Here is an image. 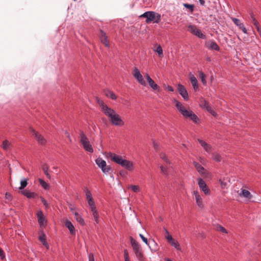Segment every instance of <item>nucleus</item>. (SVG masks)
Here are the masks:
<instances>
[{"label": "nucleus", "mask_w": 261, "mask_h": 261, "mask_svg": "<svg viewBox=\"0 0 261 261\" xmlns=\"http://www.w3.org/2000/svg\"><path fill=\"white\" fill-rule=\"evenodd\" d=\"M193 165H194L195 168L197 171L202 175H206L208 173L206 170L204 169L203 167H202L201 165H200L198 163L194 162Z\"/></svg>", "instance_id": "16"}, {"label": "nucleus", "mask_w": 261, "mask_h": 261, "mask_svg": "<svg viewBox=\"0 0 261 261\" xmlns=\"http://www.w3.org/2000/svg\"><path fill=\"white\" fill-rule=\"evenodd\" d=\"M65 225L69 229L70 233L71 234H75L74 227L70 221L67 220H66L65 222Z\"/></svg>", "instance_id": "21"}, {"label": "nucleus", "mask_w": 261, "mask_h": 261, "mask_svg": "<svg viewBox=\"0 0 261 261\" xmlns=\"http://www.w3.org/2000/svg\"><path fill=\"white\" fill-rule=\"evenodd\" d=\"M100 38L102 43L105 44L106 46L109 47V41L106 34L102 30H100Z\"/></svg>", "instance_id": "20"}, {"label": "nucleus", "mask_w": 261, "mask_h": 261, "mask_svg": "<svg viewBox=\"0 0 261 261\" xmlns=\"http://www.w3.org/2000/svg\"><path fill=\"white\" fill-rule=\"evenodd\" d=\"M231 20L242 31V32L246 34H248L247 30L244 26V24L241 21L237 18L232 17L231 18Z\"/></svg>", "instance_id": "13"}, {"label": "nucleus", "mask_w": 261, "mask_h": 261, "mask_svg": "<svg viewBox=\"0 0 261 261\" xmlns=\"http://www.w3.org/2000/svg\"><path fill=\"white\" fill-rule=\"evenodd\" d=\"M256 30L260 36V37H261V30L259 28V27H257V28H256Z\"/></svg>", "instance_id": "61"}, {"label": "nucleus", "mask_w": 261, "mask_h": 261, "mask_svg": "<svg viewBox=\"0 0 261 261\" xmlns=\"http://www.w3.org/2000/svg\"><path fill=\"white\" fill-rule=\"evenodd\" d=\"M41 200L42 202L43 203L44 206L48 208L49 207V204L47 203V201L42 197H41Z\"/></svg>", "instance_id": "47"}, {"label": "nucleus", "mask_w": 261, "mask_h": 261, "mask_svg": "<svg viewBox=\"0 0 261 261\" xmlns=\"http://www.w3.org/2000/svg\"><path fill=\"white\" fill-rule=\"evenodd\" d=\"M190 80L191 81V83L192 85V86L195 90V91H197L199 90V85L198 81L195 77V76L192 73L190 74Z\"/></svg>", "instance_id": "19"}, {"label": "nucleus", "mask_w": 261, "mask_h": 261, "mask_svg": "<svg viewBox=\"0 0 261 261\" xmlns=\"http://www.w3.org/2000/svg\"><path fill=\"white\" fill-rule=\"evenodd\" d=\"M174 102L177 110L185 118H189L196 124L200 122L197 116L189 108L187 109L180 102L176 99H174Z\"/></svg>", "instance_id": "1"}, {"label": "nucleus", "mask_w": 261, "mask_h": 261, "mask_svg": "<svg viewBox=\"0 0 261 261\" xmlns=\"http://www.w3.org/2000/svg\"><path fill=\"white\" fill-rule=\"evenodd\" d=\"M37 218L38 223L40 226H44L46 223V220L43 215V212L41 211H39L37 213Z\"/></svg>", "instance_id": "17"}, {"label": "nucleus", "mask_w": 261, "mask_h": 261, "mask_svg": "<svg viewBox=\"0 0 261 261\" xmlns=\"http://www.w3.org/2000/svg\"><path fill=\"white\" fill-rule=\"evenodd\" d=\"M124 257L125 261H130L128 253L127 250H125L124 252Z\"/></svg>", "instance_id": "53"}, {"label": "nucleus", "mask_w": 261, "mask_h": 261, "mask_svg": "<svg viewBox=\"0 0 261 261\" xmlns=\"http://www.w3.org/2000/svg\"><path fill=\"white\" fill-rule=\"evenodd\" d=\"M129 188L134 192H138L140 190V188L138 186L131 185L130 186Z\"/></svg>", "instance_id": "41"}, {"label": "nucleus", "mask_w": 261, "mask_h": 261, "mask_svg": "<svg viewBox=\"0 0 261 261\" xmlns=\"http://www.w3.org/2000/svg\"><path fill=\"white\" fill-rule=\"evenodd\" d=\"M124 257L125 261H130L128 253L127 250H125L124 252Z\"/></svg>", "instance_id": "52"}, {"label": "nucleus", "mask_w": 261, "mask_h": 261, "mask_svg": "<svg viewBox=\"0 0 261 261\" xmlns=\"http://www.w3.org/2000/svg\"><path fill=\"white\" fill-rule=\"evenodd\" d=\"M66 134L67 135V137L69 138L70 141H71L69 134L68 133H66Z\"/></svg>", "instance_id": "63"}, {"label": "nucleus", "mask_w": 261, "mask_h": 261, "mask_svg": "<svg viewBox=\"0 0 261 261\" xmlns=\"http://www.w3.org/2000/svg\"><path fill=\"white\" fill-rule=\"evenodd\" d=\"M145 77L150 87L154 90L160 91V87L154 82L148 73L145 75Z\"/></svg>", "instance_id": "15"}, {"label": "nucleus", "mask_w": 261, "mask_h": 261, "mask_svg": "<svg viewBox=\"0 0 261 261\" xmlns=\"http://www.w3.org/2000/svg\"><path fill=\"white\" fill-rule=\"evenodd\" d=\"M208 105V102L205 100H201L200 103V107L202 109H205Z\"/></svg>", "instance_id": "38"}, {"label": "nucleus", "mask_w": 261, "mask_h": 261, "mask_svg": "<svg viewBox=\"0 0 261 261\" xmlns=\"http://www.w3.org/2000/svg\"><path fill=\"white\" fill-rule=\"evenodd\" d=\"M188 31L192 34L201 39H205L206 36L196 25L190 24L188 26Z\"/></svg>", "instance_id": "7"}, {"label": "nucleus", "mask_w": 261, "mask_h": 261, "mask_svg": "<svg viewBox=\"0 0 261 261\" xmlns=\"http://www.w3.org/2000/svg\"><path fill=\"white\" fill-rule=\"evenodd\" d=\"M212 159L216 162H220L221 161V156L218 153L214 152L212 154Z\"/></svg>", "instance_id": "28"}, {"label": "nucleus", "mask_w": 261, "mask_h": 261, "mask_svg": "<svg viewBox=\"0 0 261 261\" xmlns=\"http://www.w3.org/2000/svg\"><path fill=\"white\" fill-rule=\"evenodd\" d=\"M193 195L195 196V199L196 201V203L197 205L200 208L203 207V200L201 196V195L199 194V192L197 190H194L193 192Z\"/></svg>", "instance_id": "14"}, {"label": "nucleus", "mask_w": 261, "mask_h": 261, "mask_svg": "<svg viewBox=\"0 0 261 261\" xmlns=\"http://www.w3.org/2000/svg\"><path fill=\"white\" fill-rule=\"evenodd\" d=\"M2 146L4 150H7L10 148V143L8 140H5L3 141Z\"/></svg>", "instance_id": "34"}, {"label": "nucleus", "mask_w": 261, "mask_h": 261, "mask_svg": "<svg viewBox=\"0 0 261 261\" xmlns=\"http://www.w3.org/2000/svg\"><path fill=\"white\" fill-rule=\"evenodd\" d=\"M85 192H86V198L88 201L90 199H91V200L93 199V198L92 196V194H91L90 191L88 189H87V188L86 189Z\"/></svg>", "instance_id": "36"}, {"label": "nucleus", "mask_w": 261, "mask_h": 261, "mask_svg": "<svg viewBox=\"0 0 261 261\" xmlns=\"http://www.w3.org/2000/svg\"><path fill=\"white\" fill-rule=\"evenodd\" d=\"M42 170L43 171V172H44V174H45V175L46 176V177L48 179H50L51 178V176H50V174L48 172L49 166H48V165L47 164H44L43 165V166H42Z\"/></svg>", "instance_id": "27"}, {"label": "nucleus", "mask_w": 261, "mask_h": 261, "mask_svg": "<svg viewBox=\"0 0 261 261\" xmlns=\"http://www.w3.org/2000/svg\"><path fill=\"white\" fill-rule=\"evenodd\" d=\"M199 76L201 79V82L204 85H205L206 84V81L205 79V75L204 74V73L202 71L199 72Z\"/></svg>", "instance_id": "35"}, {"label": "nucleus", "mask_w": 261, "mask_h": 261, "mask_svg": "<svg viewBox=\"0 0 261 261\" xmlns=\"http://www.w3.org/2000/svg\"><path fill=\"white\" fill-rule=\"evenodd\" d=\"M28 185V179L23 178L20 181V187H19L20 190L24 189Z\"/></svg>", "instance_id": "32"}, {"label": "nucleus", "mask_w": 261, "mask_h": 261, "mask_svg": "<svg viewBox=\"0 0 261 261\" xmlns=\"http://www.w3.org/2000/svg\"><path fill=\"white\" fill-rule=\"evenodd\" d=\"M31 132L32 133L33 136L36 138L38 143L40 145H44L46 143V140L38 132H36L33 128L31 129Z\"/></svg>", "instance_id": "12"}, {"label": "nucleus", "mask_w": 261, "mask_h": 261, "mask_svg": "<svg viewBox=\"0 0 261 261\" xmlns=\"http://www.w3.org/2000/svg\"><path fill=\"white\" fill-rule=\"evenodd\" d=\"M96 164L101 168L102 171L106 173L109 172L110 170V167L107 166L106 162L101 158H98L95 160Z\"/></svg>", "instance_id": "10"}, {"label": "nucleus", "mask_w": 261, "mask_h": 261, "mask_svg": "<svg viewBox=\"0 0 261 261\" xmlns=\"http://www.w3.org/2000/svg\"><path fill=\"white\" fill-rule=\"evenodd\" d=\"M75 219L81 225L84 226L85 225V221L82 216L79 214L77 212L74 213Z\"/></svg>", "instance_id": "24"}, {"label": "nucleus", "mask_w": 261, "mask_h": 261, "mask_svg": "<svg viewBox=\"0 0 261 261\" xmlns=\"http://www.w3.org/2000/svg\"><path fill=\"white\" fill-rule=\"evenodd\" d=\"M219 182L222 187V188H224L226 186V184L225 182H223L221 179L219 180Z\"/></svg>", "instance_id": "57"}, {"label": "nucleus", "mask_w": 261, "mask_h": 261, "mask_svg": "<svg viewBox=\"0 0 261 261\" xmlns=\"http://www.w3.org/2000/svg\"><path fill=\"white\" fill-rule=\"evenodd\" d=\"M97 101L99 106L101 107L103 113H105V112H106V110L107 109L110 108L107 105H105L103 101L102 100L100 99L99 98H97Z\"/></svg>", "instance_id": "26"}, {"label": "nucleus", "mask_w": 261, "mask_h": 261, "mask_svg": "<svg viewBox=\"0 0 261 261\" xmlns=\"http://www.w3.org/2000/svg\"><path fill=\"white\" fill-rule=\"evenodd\" d=\"M88 204L90 206V207L93 206L94 205H95L93 199H91V200L90 199L88 201Z\"/></svg>", "instance_id": "54"}, {"label": "nucleus", "mask_w": 261, "mask_h": 261, "mask_svg": "<svg viewBox=\"0 0 261 261\" xmlns=\"http://www.w3.org/2000/svg\"><path fill=\"white\" fill-rule=\"evenodd\" d=\"M251 17L252 18V22H253V24L255 26L256 28H257V27H259L258 22L256 20L255 18L254 17V16H253V14L251 15Z\"/></svg>", "instance_id": "45"}, {"label": "nucleus", "mask_w": 261, "mask_h": 261, "mask_svg": "<svg viewBox=\"0 0 261 261\" xmlns=\"http://www.w3.org/2000/svg\"><path fill=\"white\" fill-rule=\"evenodd\" d=\"M155 51L158 54L160 57H162L163 56V49L160 45H159L156 47Z\"/></svg>", "instance_id": "39"}, {"label": "nucleus", "mask_w": 261, "mask_h": 261, "mask_svg": "<svg viewBox=\"0 0 261 261\" xmlns=\"http://www.w3.org/2000/svg\"><path fill=\"white\" fill-rule=\"evenodd\" d=\"M39 240L41 242L43 245H46V241L45 234L40 236Z\"/></svg>", "instance_id": "48"}, {"label": "nucleus", "mask_w": 261, "mask_h": 261, "mask_svg": "<svg viewBox=\"0 0 261 261\" xmlns=\"http://www.w3.org/2000/svg\"><path fill=\"white\" fill-rule=\"evenodd\" d=\"M198 141L206 152H210L211 151L212 147L210 144H207L204 141L200 139H198Z\"/></svg>", "instance_id": "22"}, {"label": "nucleus", "mask_w": 261, "mask_h": 261, "mask_svg": "<svg viewBox=\"0 0 261 261\" xmlns=\"http://www.w3.org/2000/svg\"><path fill=\"white\" fill-rule=\"evenodd\" d=\"M97 101L99 106L101 107L103 113H105V112H106V110L107 109L110 108L107 105H105L103 101L102 100L100 99L99 98H97Z\"/></svg>", "instance_id": "25"}, {"label": "nucleus", "mask_w": 261, "mask_h": 261, "mask_svg": "<svg viewBox=\"0 0 261 261\" xmlns=\"http://www.w3.org/2000/svg\"><path fill=\"white\" fill-rule=\"evenodd\" d=\"M205 45L207 48L210 49H213L217 51H219L220 50L219 46L213 40L206 42L205 43Z\"/></svg>", "instance_id": "18"}, {"label": "nucleus", "mask_w": 261, "mask_h": 261, "mask_svg": "<svg viewBox=\"0 0 261 261\" xmlns=\"http://www.w3.org/2000/svg\"><path fill=\"white\" fill-rule=\"evenodd\" d=\"M109 157L114 162L121 165L128 171H133L134 168V164L132 161L123 159L119 155L114 153L109 152Z\"/></svg>", "instance_id": "2"}, {"label": "nucleus", "mask_w": 261, "mask_h": 261, "mask_svg": "<svg viewBox=\"0 0 261 261\" xmlns=\"http://www.w3.org/2000/svg\"><path fill=\"white\" fill-rule=\"evenodd\" d=\"M130 243L137 258L140 261H143L144 259V256L140 245L132 237L130 238Z\"/></svg>", "instance_id": "5"}, {"label": "nucleus", "mask_w": 261, "mask_h": 261, "mask_svg": "<svg viewBox=\"0 0 261 261\" xmlns=\"http://www.w3.org/2000/svg\"><path fill=\"white\" fill-rule=\"evenodd\" d=\"M240 196L245 198L250 199L252 197V195L250 192L246 190L241 189V192L239 194Z\"/></svg>", "instance_id": "23"}, {"label": "nucleus", "mask_w": 261, "mask_h": 261, "mask_svg": "<svg viewBox=\"0 0 261 261\" xmlns=\"http://www.w3.org/2000/svg\"><path fill=\"white\" fill-rule=\"evenodd\" d=\"M198 185L199 188L206 195H209L211 194V191L208 188L205 181L201 178H197Z\"/></svg>", "instance_id": "9"}, {"label": "nucleus", "mask_w": 261, "mask_h": 261, "mask_svg": "<svg viewBox=\"0 0 261 261\" xmlns=\"http://www.w3.org/2000/svg\"><path fill=\"white\" fill-rule=\"evenodd\" d=\"M141 17L146 18V22L147 23L153 22L154 23H159L161 20V15L159 13L154 11H147L142 14Z\"/></svg>", "instance_id": "4"}, {"label": "nucleus", "mask_w": 261, "mask_h": 261, "mask_svg": "<svg viewBox=\"0 0 261 261\" xmlns=\"http://www.w3.org/2000/svg\"><path fill=\"white\" fill-rule=\"evenodd\" d=\"M216 229L218 231H220L222 233H227V230L224 227H223L220 225H218L216 226Z\"/></svg>", "instance_id": "37"}, {"label": "nucleus", "mask_w": 261, "mask_h": 261, "mask_svg": "<svg viewBox=\"0 0 261 261\" xmlns=\"http://www.w3.org/2000/svg\"><path fill=\"white\" fill-rule=\"evenodd\" d=\"M160 169L161 170V172L162 174L164 175H167L168 172H167V167L164 166H161Z\"/></svg>", "instance_id": "46"}, {"label": "nucleus", "mask_w": 261, "mask_h": 261, "mask_svg": "<svg viewBox=\"0 0 261 261\" xmlns=\"http://www.w3.org/2000/svg\"><path fill=\"white\" fill-rule=\"evenodd\" d=\"M139 236L141 238V239L142 240V241L147 245H148L149 246V244L148 243V240L146 238H145V237H144V236L142 234H139Z\"/></svg>", "instance_id": "50"}, {"label": "nucleus", "mask_w": 261, "mask_h": 261, "mask_svg": "<svg viewBox=\"0 0 261 261\" xmlns=\"http://www.w3.org/2000/svg\"><path fill=\"white\" fill-rule=\"evenodd\" d=\"M69 208H70V210L71 212L72 213V214H73V215H74V213L75 212H77L76 211V210H75V207H74V206L70 207H69Z\"/></svg>", "instance_id": "58"}, {"label": "nucleus", "mask_w": 261, "mask_h": 261, "mask_svg": "<svg viewBox=\"0 0 261 261\" xmlns=\"http://www.w3.org/2000/svg\"><path fill=\"white\" fill-rule=\"evenodd\" d=\"M200 4L202 6H204L205 4V1L204 0H199Z\"/></svg>", "instance_id": "62"}, {"label": "nucleus", "mask_w": 261, "mask_h": 261, "mask_svg": "<svg viewBox=\"0 0 261 261\" xmlns=\"http://www.w3.org/2000/svg\"><path fill=\"white\" fill-rule=\"evenodd\" d=\"M104 114L113 125L117 126H122L124 125V122L121 117L111 108L107 109Z\"/></svg>", "instance_id": "3"}, {"label": "nucleus", "mask_w": 261, "mask_h": 261, "mask_svg": "<svg viewBox=\"0 0 261 261\" xmlns=\"http://www.w3.org/2000/svg\"><path fill=\"white\" fill-rule=\"evenodd\" d=\"M167 90L169 91H170V92H173L174 91V89H173V87H172L170 86H168L167 87Z\"/></svg>", "instance_id": "60"}, {"label": "nucleus", "mask_w": 261, "mask_h": 261, "mask_svg": "<svg viewBox=\"0 0 261 261\" xmlns=\"http://www.w3.org/2000/svg\"><path fill=\"white\" fill-rule=\"evenodd\" d=\"M132 74L137 81L142 86H146V83L144 80L140 70L137 68L134 67Z\"/></svg>", "instance_id": "8"}, {"label": "nucleus", "mask_w": 261, "mask_h": 261, "mask_svg": "<svg viewBox=\"0 0 261 261\" xmlns=\"http://www.w3.org/2000/svg\"><path fill=\"white\" fill-rule=\"evenodd\" d=\"M44 245V246H45L47 249H48V248H49V245H48V244H47V242H46V245Z\"/></svg>", "instance_id": "64"}, {"label": "nucleus", "mask_w": 261, "mask_h": 261, "mask_svg": "<svg viewBox=\"0 0 261 261\" xmlns=\"http://www.w3.org/2000/svg\"><path fill=\"white\" fill-rule=\"evenodd\" d=\"M5 198L8 201H11L12 199V196L10 193L6 192L5 194Z\"/></svg>", "instance_id": "49"}, {"label": "nucleus", "mask_w": 261, "mask_h": 261, "mask_svg": "<svg viewBox=\"0 0 261 261\" xmlns=\"http://www.w3.org/2000/svg\"><path fill=\"white\" fill-rule=\"evenodd\" d=\"M177 90L185 100H188L189 99V95L184 86L181 84H178L177 86Z\"/></svg>", "instance_id": "11"}, {"label": "nucleus", "mask_w": 261, "mask_h": 261, "mask_svg": "<svg viewBox=\"0 0 261 261\" xmlns=\"http://www.w3.org/2000/svg\"><path fill=\"white\" fill-rule=\"evenodd\" d=\"M94 220L96 223H99V215L97 212H94L93 214Z\"/></svg>", "instance_id": "44"}, {"label": "nucleus", "mask_w": 261, "mask_h": 261, "mask_svg": "<svg viewBox=\"0 0 261 261\" xmlns=\"http://www.w3.org/2000/svg\"><path fill=\"white\" fill-rule=\"evenodd\" d=\"M160 158L165 161L167 163L170 164L169 161L168 160L166 155L164 153H161L160 154Z\"/></svg>", "instance_id": "43"}, {"label": "nucleus", "mask_w": 261, "mask_h": 261, "mask_svg": "<svg viewBox=\"0 0 261 261\" xmlns=\"http://www.w3.org/2000/svg\"><path fill=\"white\" fill-rule=\"evenodd\" d=\"M105 95L107 97L111 98L112 99L115 100L117 98V96H116V95L111 91H107L105 93Z\"/></svg>", "instance_id": "30"}, {"label": "nucleus", "mask_w": 261, "mask_h": 261, "mask_svg": "<svg viewBox=\"0 0 261 261\" xmlns=\"http://www.w3.org/2000/svg\"><path fill=\"white\" fill-rule=\"evenodd\" d=\"M38 181L40 185L45 190H47L49 188V185L47 184L44 180L39 178Z\"/></svg>", "instance_id": "29"}, {"label": "nucleus", "mask_w": 261, "mask_h": 261, "mask_svg": "<svg viewBox=\"0 0 261 261\" xmlns=\"http://www.w3.org/2000/svg\"><path fill=\"white\" fill-rule=\"evenodd\" d=\"M89 261H95L94 258V255L92 253H90L89 255Z\"/></svg>", "instance_id": "56"}, {"label": "nucleus", "mask_w": 261, "mask_h": 261, "mask_svg": "<svg viewBox=\"0 0 261 261\" xmlns=\"http://www.w3.org/2000/svg\"><path fill=\"white\" fill-rule=\"evenodd\" d=\"M80 137V142L82 144L84 149L88 152L92 153L93 152L92 146L84 132L81 133Z\"/></svg>", "instance_id": "6"}, {"label": "nucleus", "mask_w": 261, "mask_h": 261, "mask_svg": "<svg viewBox=\"0 0 261 261\" xmlns=\"http://www.w3.org/2000/svg\"><path fill=\"white\" fill-rule=\"evenodd\" d=\"M169 243L177 250H180V245L177 241H175L173 239L172 241H171Z\"/></svg>", "instance_id": "33"}, {"label": "nucleus", "mask_w": 261, "mask_h": 261, "mask_svg": "<svg viewBox=\"0 0 261 261\" xmlns=\"http://www.w3.org/2000/svg\"><path fill=\"white\" fill-rule=\"evenodd\" d=\"M22 194L26 196L27 198H33L35 196V193L34 192H30L29 191L25 190L22 192Z\"/></svg>", "instance_id": "31"}, {"label": "nucleus", "mask_w": 261, "mask_h": 261, "mask_svg": "<svg viewBox=\"0 0 261 261\" xmlns=\"http://www.w3.org/2000/svg\"><path fill=\"white\" fill-rule=\"evenodd\" d=\"M205 109H206L207 112L210 113L213 116H216V112L214 111H213V110L210 105H208Z\"/></svg>", "instance_id": "42"}, {"label": "nucleus", "mask_w": 261, "mask_h": 261, "mask_svg": "<svg viewBox=\"0 0 261 261\" xmlns=\"http://www.w3.org/2000/svg\"><path fill=\"white\" fill-rule=\"evenodd\" d=\"M90 208L93 214L94 212H97L95 205H94L93 206H90Z\"/></svg>", "instance_id": "59"}, {"label": "nucleus", "mask_w": 261, "mask_h": 261, "mask_svg": "<svg viewBox=\"0 0 261 261\" xmlns=\"http://www.w3.org/2000/svg\"><path fill=\"white\" fill-rule=\"evenodd\" d=\"M184 6L186 8L190 9L192 12L193 11L194 6L193 5L184 4Z\"/></svg>", "instance_id": "51"}, {"label": "nucleus", "mask_w": 261, "mask_h": 261, "mask_svg": "<svg viewBox=\"0 0 261 261\" xmlns=\"http://www.w3.org/2000/svg\"><path fill=\"white\" fill-rule=\"evenodd\" d=\"M0 257L3 259L5 258V255L3 250L0 248Z\"/></svg>", "instance_id": "55"}, {"label": "nucleus", "mask_w": 261, "mask_h": 261, "mask_svg": "<svg viewBox=\"0 0 261 261\" xmlns=\"http://www.w3.org/2000/svg\"><path fill=\"white\" fill-rule=\"evenodd\" d=\"M165 232L167 234V236L166 237V239L167 240V241L170 242L171 241H172V240L173 239L172 238V237L169 234V231L167 230V229L165 228Z\"/></svg>", "instance_id": "40"}]
</instances>
